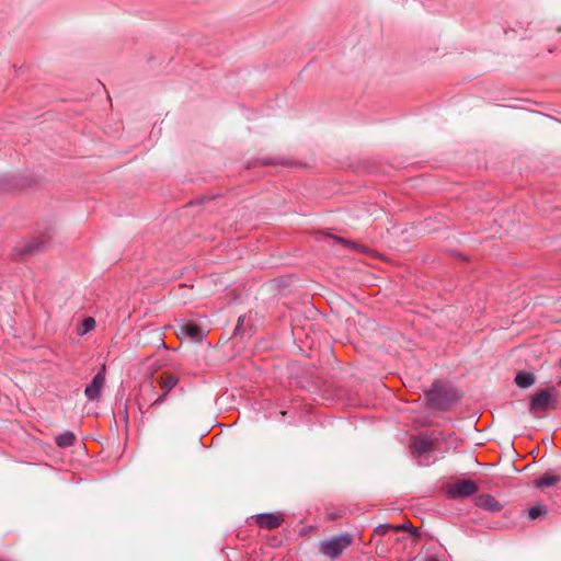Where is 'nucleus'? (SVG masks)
Listing matches in <instances>:
<instances>
[{"instance_id":"obj_15","label":"nucleus","mask_w":561,"mask_h":561,"mask_svg":"<svg viewBox=\"0 0 561 561\" xmlns=\"http://www.w3.org/2000/svg\"><path fill=\"white\" fill-rule=\"evenodd\" d=\"M167 394H168V393H165V392H163L162 394H160V396H159V397H158V398L152 402V404H153V405L161 404V403L165 400Z\"/></svg>"},{"instance_id":"obj_3","label":"nucleus","mask_w":561,"mask_h":561,"mask_svg":"<svg viewBox=\"0 0 561 561\" xmlns=\"http://www.w3.org/2000/svg\"><path fill=\"white\" fill-rule=\"evenodd\" d=\"M478 491L477 484L471 480H457L448 485L447 493L450 497H465Z\"/></svg>"},{"instance_id":"obj_4","label":"nucleus","mask_w":561,"mask_h":561,"mask_svg":"<svg viewBox=\"0 0 561 561\" xmlns=\"http://www.w3.org/2000/svg\"><path fill=\"white\" fill-rule=\"evenodd\" d=\"M105 385V365L102 366L101 370L94 376L90 385L87 386L84 393L89 400L99 399L101 391Z\"/></svg>"},{"instance_id":"obj_17","label":"nucleus","mask_w":561,"mask_h":561,"mask_svg":"<svg viewBox=\"0 0 561 561\" xmlns=\"http://www.w3.org/2000/svg\"><path fill=\"white\" fill-rule=\"evenodd\" d=\"M428 561H437L435 558L430 559Z\"/></svg>"},{"instance_id":"obj_2","label":"nucleus","mask_w":561,"mask_h":561,"mask_svg":"<svg viewBox=\"0 0 561 561\" xmlns=\"http://www.w3.org/2000/svg\"><path fill=\"white\" fill-rule=\"evenodd\" d=\"M351 543L348 536H339L321 542V552L330 558H337Z\"/></svg>"},{"instance_id":"obj_1","label":"nucleus","mask_w":561,"mask_h":561,"mask_svg":"<svg viewBox=\"0 0 561 561\" xmlns=\"http://www.w3.org/2000/svg\"><path fill=\"white\" fill-rule=\"evenodd\" d=\"M556 407V391L553 388L540 390L531 397L530 412L538 415Z\"/></svg>"},{"instance_id":"obj_10","label":"nucleus","mask_w":561,"mask_h":561,"mask_svg":"<svg viewBox=\"0 0 561 561\" xmlns=\"http://www.w3.org/2000/svg\"><path fill=\"white\" fill-rule=\"evenodd\" d=\"M478 505L490 511L500 510V504L492 496L489 495L480 496L478 500Z\"/></svg>"},{"instance_id":"obj_9","label":"nucleus","mask_w":561,"mask_h":561,"mask_svg":"<svg viewBox=\"0 0 561 561\" xmlns=\"http://www.w3.org/2000/svg\"><path fill=\"white\" fill-rule=\"evenodd\" d=\"M515 382L520 388H527L534 385L535 377L530 373L520 371L516 375Z\"/></svg>"},{"instance_id":"obj_8","label":"nucleus","mask_w":561,"mask_h":561,"mask_svg":"<svg viewBox=\"0 0 561 561\" xmlns=\"http://www.w3.org/2000/svg\"><path fill=\"white\" fill-rule=\"evenodd\" d=\"M417 456H423L432 450V443L426 438H415L411 445Z\"/></svg>"},{"instance_id":"obj_16","label":"nucleus","mask_w":561,"mask_h":561,"mask_svg":"<svg viewBox=\"0 0 561 561\" xmlns=\"http://www.w3.org/2000/svg\"><path fill=\"white\" fill-rule=\"evenodd\" d=\"M329 240H335V241H339L336 238L332 237V236H329L328 237Z\"/></svg>"},{"instance_id":"obj_5","label":"nucleus","mask_w":561,"mask_h":561,"mask_svg":"<svg viewBox=\"0 0 561 561\" xmlns=\"http://www.w3.org/2000/svg\"><path fill=\"white\" fill-rule=\"evenodd\" d=\"M180 334L185 335L195 342H201L204 337L203 330L197 324L192 322H185L181 324Z\"/></svg>"},{"instance_id":"obj_7","label":"nucleus","mask_w":561,"mask_h":561,"mask_svg":"<svg viewBox=\"0 0 561 561\" xmlns=\"http://www.w3.org/2000/svg\"><path fill=\"white\" fill-rule=\"evenodd\" d=\"M256 523L262 528L274 529L280 525L282 518L274 514H260L256 517Z\"/></svg>"},{"instance_id":"obj_12","label":"nucleus","mask_w":561,"mask_h":561,"mask_svg":"<svg viewBox=\"0 0 561 561\" xmlns=\"http://www.w3.org/2000/svg\"><path fill=\"white\" fill-rule=\"evenodd\" d=\"M75 438L72 433L66 432L56 437V444L60 447H69L73 444Z\"/></svg>"},{"instance_id":"obj_11","label":"nucleus","mask_w":561,"mask_h":561,"mask_svg":"<svg viewBox=\"0 0 561 561\" xmlns=\"http://www.w3.org/2000/svg\"><path fill=\"white\" fill-rule=\"evenodd\" d=\"M559 481V478L553 474L546 473L545 476L540 477L536 480V486L537 488H546V486H552L557 484Z\"/></svg>"},{"instance_id":"obj_13","label":"nucleus","mask_w":561,"mask_h":561,"mask_svg":"<svg viewBox=\"0 0 561 561\" xmlns=\"http://www.w3.org/2000/svg\"><path fill=\"white\" fill-rule=\"evenodd\" d=\"M547 512L548 510L545 505L538 504L529 508L528 517L529 519H536L538 517L546 516Z\"/></svg>"},{"instance_id":"obj_6","label":"nucleus","mask_w":561,"mask_h":561,"mask_svg":"<svg viewBox=\"0 0 561 561\" xmlns=\"http://www.w3.org/2000/svg\"><path fill=\"white\" fill-rule=\"evenodd\" d=\"M179 380L174 374L162 373L158 378V383L163 392L169 393L179 383Z\"/></svg>"},{"instance_id":"obj_14","label":"nucleus","mask_w":561,"mask_h":561,"mask_svg":"<svg viewBox=\"0 0 561 561\" xmlns=\"http://www.w3.org/2000/svg\"><path fill=\"white\" fill-rule=\"evenodd\" d=\"M95 327V321L92 318H87L82 321L81 327L79 328V334L83 335L93 330Z\"/></svg>"}]
</instances>
